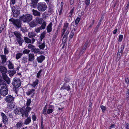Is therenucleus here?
<instances>
[{
  "label": "nucleus",
  "instance_id": "nucleus-1",
  "mask_svg": "<svg viewBox=\"0 0 129 129\" xmlns=\"http://www.w3.org/2000/svg\"><path fill=\"white\" fill-rule=\"evenodd\" d=\"M69 29V23H64L61 31L62 36L64 35L63 37V39H64L66 40L68 37V35L69 33V31L68 30Z\"/></svg>",
  "mask_w": 129,
  "mask_h": 129
},
{
  "label": "nucleus",
  "instance_id": "nucleus-2",
  "mask_svg": "<svg viewBox=\"0 0 129 129\" xmlns=\"http://www.w3.org/2000/svg\"><path fill=\"white\" fill-rule=\"evenodd\" d=\"M12 84L15 88H18L21 85V82L20 79L16 77L14 78L12 81Z\"/></svg>",
  "mask_w": 129,
  "mask_h": 129
},
{
  "label": "nucleus",
  "instance_id": "nucleus-3",
  "mask_svg": "<svg viewBox=\"0 0 129 129\" xmlns=\"http://www.w3.org/2000/svg\"><path fill=\"white\" fill-rule=\"evenodd\" d=\"M47 8V5L44 2L40 3L37 5V9L39 11H44L46 10Z\"/></svg>",
  "mask_w": 129,
  "mask_h": 129
},
{
  "label": "nucleus",
  "instance_id": "nucleus-4",
  "mask_svg": "<svg viewBox=\"0 0 129 129\" xmlns=\"http://www.w3.org/2000/svg\"><path fill=\"white\" fill-rule=\"evenodd\" d=\"M9 21L12 22L15 26L19 28L21 27V23L20 20L19 19H14L13 18L10 19Z\"/></svg>",
  "mask_w": 129,
  "mask_h": 129
},
{
  "label": "nucleus",
  "instance_id": "nucleus-5",
  "mask_svg": "<svg viewBox=\"0 0 129 129\" xmlns=\"http://www.w3.org/2000/svg\"><path fill=\"white\" fill-rule=\"evenodd\" d=\"M32 16L29 14H27L22 16V18L23 19V21L24 22H29L32 20Z\"/></svg>",
  "mask_w": 129,
  "mask_h": 129
},
{
  "label": "nucleus",
  "instance_id": "nucleus-6",
  "mask_svg": "<svg viewBox=\"0 0 129 129\" xmlns=\"http://www.w3.org/2000/svg\"><path fill=\"white\" fill-rule=\"evenodd\" d=\"M6 85L1 86V87L0 90V93L2 95L5 96L8 93V90Z\"/></svg>",
  "mask_w": 129,
  "mask_h": 129
},
{
  "label": "nucleus",
  "instance_id": "nucleus-7",
  "mask_svg": "<svg viewBox=\"0 0 129 129\" xmlns=\"http://www.w3.org/2000/svg\"><path fill=\"white\" fill-rule=\"evenodd\" d=\"M31 110V108L29 107H27L25 110L21 112L22 116L27 117L28 116V112Z\"/></svg>",
  "mask_w": 129,
  "mask_h": 129
},
{
  "label": "nucleus",
  "instance_id": "nucleus-8",
  "mask_svg": "<svg viewBox=\"0 0 129 129\" xmlns=\"http://www.w3.org/2000/svg\"><path fill=\"white\" fill-rule=\"evenodd\" d=\"M14 98L11 95L7 96L5 98V100L8 103H10L14 100Z\"/></svg>",
  "mask_w": 129,
  "mask_h": 129
},
{
  "label": "nucleus",
  "instance_id": "nucleus-9",
  "mask_svg": "<svg viewBox=\"0 0 129 129\" xmlns=\"http://www.w3.org/2000/svg\"><path fill=\"white\" fill-rule=\"evenodd\" d=\"M1 115L2 117L3 122L5 124H7L8 122V119L7 116L4 113H1Z\"/></svg>",
  "mask_w": 129,
  "mask_h": 129
},
{
  "label": "nucleus",
  "instance_id": "nucleus-10",
  "mask_svg": "<svg viewBox=\"0 0 129 129\" xmlns=\"http://www.w3.org/2000/svg\"><path fill=\"white\" fill-rule=\"evenodd\" d=\"M0 71L2 74V75L6 74L8 70L5 67L0 66Z\"/></svg>",
  "mask_w": 129,
  "mask_h": 129
},
{
  "label": "nucleus",
  "instance_id": "nucleus-11",
  "mask_svg": "<svg viewBox=\"0 0 129 129\" xmlns=\"http://www.w3.org/2000/svg\"><path fill=\"white\" fill-rule=\"evenodd\" d=\"M35 89H30L26 92V94L28 96L30 95H31L32 96H33L35 93Z\"/></svg>",
  "mask_w": 129,
  "mask_h": 129
},
{
  "label": "nucleus",
  "instance_id": "nucleus-12",
  "mask_svg": "<svg viewBox=\"0 0 129 129\" xmlns=\"http://www.w3.org/2000/svg\"><path fill=\"white\" fill-rule=\"evenodd\" d=\"M36 35V34L34 31L29 32L28 34V36L29 38H35Z\"/></svg>",
  "mask_w": 129,
  "mask_h": 129
},
{
  "label": "nucleus",
  "instance_id": "nucleus-13",
  "mask_svg": "<svg viewBox=\"0 0 129 129\" xmlns=\"http://www.w3.org/2000/svg\"><path fill=\"white\" fill-rule=\"evenodd\" d=\"M45 57L44 56L42 55L38 57L37 60L38 62L41 63L45 59Z\"/></svg>",
  "mask_w": 129,
  "mask_h": 129
},
{
  "label": "nucleus",
  "instance_id": "nucleus-14",
  "mask_svg": "<svg viewBox=\"0 0 129 129\" xmlns=\"http://www.w3.org/2000/svg\"><path fill=\"white\" fill-rule=\"evenodd\" d=\"M2 76L3 79L8 84H9L10 83V80L8 76L6 74L3 75Z\"/></svg>",
  "mask_w": 129,
  "mask_h": 129
},
{
  "label": "nucleus",
  "instance_id": "nucleus-15",
  "mask_svg": "<svg viewBox=\"0 0 129 129\" xmlns=\"http://www.w3.org/2000/svg\"><path fill=\"white\" fill-rule=\"evenodd\" d=\"M38 1V0H31L32 3L30 5L31 6L34 8H35Z\"/></svg>",
  "mask_w": 129,
  "mask_h": 129
},
{
  "label": "nucleus",
  "instance_id": "nucleus-16",
  "mask_svg": "<svg viewBox=\"0 0 129 129\" xmlns=\"http://www.w3.org/2000/svg\"><path fill=\"white\" fill-rule=\"evenodd\" d=\"M14 112L15 114L19 115L20 113H21V108L20 107L16 108L14 110Z\"/></svg>",
  "mask_w": 129,
  "mask_h": 129
},
{
  "label": "nucleus",
  "instance_id": "nucleus-17",
  "mask_svg": "<svg viewBox=\"0 0 129 129\" xmlns=\"http://www.w3.org/2000/svg\"><path fill=\"white\" fill-rule=\"evenodd\" d=\"M38 45L39 48L40 49H44L45 46L44 41L42 43L39 42L38 43Z\"/></svg>",
  "mask_w": 129,
  "mask_h": 129
},
{
  "label": "nucleus",
  "instance_id": "nucleus-18",
  "mask_svg": "<svg viewBox=\"0 0 129 129\" xmlns=\"http://www.w3.org/2000/svg\"><path fill=\"white\" fill-rule=\"evenodd\" d=\"M32 12L34 15L35 16H40L41 15V13L40 12L35 10L33 9L32 10Z\"/></svg>",
  "mask_w": 129,
  "mask_h": 129
},
{
  "label": "nucleus",
  "instance_id": "nucleus-19",
  "mask_svg": "<svg viewBox=\"0 0 129 129\" xmlns=\"http://www.w3.org/2000/svg\"><path fill=\"white\" fill-rule=\"evenodd\" d=\"M52 22H51L47 26V29L48 33H50L52 31Z\"/></svg>",
  "mask_w": 129,
  "mask_h": 129
},
{
  "label": "nucleus",
  "instance_id": "nucleus-20",
  "mask_svg": "<svg viewBox=\"0 0 129 129\" xmlns=\"http://www.w3.org/2000/svg\"><path fill=\"white\" fill-rule=\"evenodd\" d=\"M28 56V61H32L34 60L35 58V56L33 53H30L29 54Z\"/></svg>",
  "mask_w": 129,
  "mask_h": 129
},
{
  "label": "nucleus",
  "instance_id": "nucleus-21",
  "mask_svg": "<svg viewBox=\"0 0 129 129\" xmlns=\"http://www.w3.org/2000/svg\"><path fill=\"white\" fill-rule=\"evenodd\" d=\"M8 72L9 76L10 77H12L16 74V72L15 70H9Z\"/></svg>",
  "mask_w": 129,
  "mask_h": 129
},
{
  "label": "nucleus",
  "instance_id": "nucleus-22",
  "mask_svg": "<svg viewBox=\"0 0 129 129\" xmlns=\"http://www.w3.org/2000/svg\"><path fill=\"white\" fill-rule=\"evenodd\" d=\"M17 41L20 46H22V44L24 42V40L21 37L17 38Z\"/></svg>",
  "mask_w": 129,
  "mask_h": 129
},
{
  "label": "nucleus",
  "instance_id": "nucleus-23",
  "mask_svg": "<svg viewBox=\"0 0 129 129\" xmlns=\"http://www.w3.org/2000/svg\"><path fill=\"white\" fill-rule=\"evenodd\" d=\"M12 12L13 13V16L15 17H17L20 14L19 11L17 9L14 11H13Z\"/></svg>",
  "mask_w": 129,
  "mask_h": 129
},
{
  "label": "nucleus",
  "instance_id": "nucleus-24",
  "mask_svg": "<svg viewBox=\"0 0 129 129\" xmlns=\"http://www.w3.org/2000/svg\"><path fill=\"white\" fill-rule=\"evenodd\" d=\"M37 24L35 20H34L30 22L29 24L30 27H33L36 26Z\"/></svg>",
  "mask_w": 129,
  "mask_h": 129
},
{
  "label": "nucleus",
  "instance_id": "nucleus-25",
  "mask_svg": "<svg viewBox=\"0 0 129 129\" xmlns=\"http://www.w3.org/2000/svg\"><path fill=\"white\" fill-rule=\"evenodd\" d=\"M1 57L2 59L1 63L3 64H4L6 62L7 60L6 56L4 55H1Z\"/></svg>",
  "mask_w": 129,
  "mask_h": 129
},
{
  "label": "nucleus",
  "instance_id": "nucleus-26",
  "mask_svg": "<svg viewBox=\"0 0 129 129\" xmlns=\"http://www.w3.org/2000/svg\"><path fill=\"white\" fill-rule=\"evenodd\" d=\"M31 121V117H29L25 120L24 122V124L26 125L28 124Z\"/></svg>",
  "mask_w": 129,
  "mask_h": 129
},
{
  "label": "nucleus",
  "instance_id": "nucleus-27",
  "mask_svg": "<svg viewBox=\"0 0 129 129\" xmlns=\"http://www.w3.org/2000/svg\"><path fill=\"white\" fill-rule=\"evenodd\" d=\"M15 106V103L14 102H12L9 104L8 105V108L10 109H13Z\"/></svg>",
  "mask_w": 129,
  "mask_h": 129
},
{
  "label": "nucleus",
  "instance_id": "nucleus-28",
  "mask_svg": "<svg viewBox=\"0 0 129 129\" xmlns=\"http://www.w3.org/2000/svg\"><path fill=\"white\" fill-rule=\"evenodd\" d=\"M7 85L5 82L2 80V78L1 76H0V85L2 86H6Z\"/></svg>",
  "mask_w": 129,
  "mask_h": 129
},
{
  "label": "nucleus",
  "instance_id": "nucleus-29",
  "mask_svg": "<svg viewBox=\"0 0 129 129\" xmlns=\"http://www.w3.org/2000/svg\"><path fill=\"white\" fill-rule=\"evenodd\" d=\"M37 24H41L42 22V18L39 17H37L35 19Z\"/></svg>",
  "mask_w": 129,
  "mask_h": 129
},
{
  "label": "nucleus",
  "instance_id": "nucleus-30",
  "mask_svg": "<svg viewBox=\"0 0 129 129\" xmlns=\"http://www.w3.org/2000/svg\"><path fill=\"white\" fill-rule=\"evenodd\" d=\"M8 66L9 69H13L14 68L13 64L10 61H9V63L8 64Z\"/></svg>",
  "mask_w": 129,
  "mask_h": 129
},
{
  "label": "nucleus",
  "instance_id": "nucleus-31",
  "mask_svg": "<svg viewBox=\"0 0 129 129\" xmlns=\"http://www.w3.org/2000/svg\"><path fill=\"white\" fill-rule=\"evenodd\" d=\"M24 40L25 42L27 44L31 43V40L28 37H24Z\"/></svg>",
  "mask_w": 129,
  "mask_h": 129
},
{
  "label": "nucleus",
  "instance_id": "nucleus-32",
  "mask_svg": "<svg viewBox=\"0 0 129 129\" xmlns=\"http://www.w3.org/2000/svg\"><path fill=\"white\" fill-rule=\"evenodd\" d=\"M23 125V123L21 121L18 122L16 125V126L18 128H20Z\"/></svg>",
  "mask_w": 129,
  "mask_h": 129
},
{
  "label": "nucleus",
  "instance_id": "nucleus-33",
  "mask_svg": "<svg viewBox=\"0 0 129 129\" xmlns=\"http://www.w3.org/2000/svg\"><path fill=\"white\" fill-rule=\"evenodd\" d=\"M61 88L63 89H67V90H69L70 89V87L69 85L67 86L65 85H63L61 87Z\"/></svg>",
  "mask_w": 129,
  "mask_h": 129
},
{
  "label": "nucleus",
  "instance_id": "nucleus-34",
  "mask_svg": "<svg viewBox=\"0 0 129 129\" xmlns=\"http://www.w3.org/2000/svg\"><path fill=\"white\" fill-rule=\"evenodd\" d=\"M14 34L17 38L21 37V35L20 33L17 31L14 32Z\"/></svg>",
  "mask_w": 129,
  "mask_h": 129
},
{
  "label": "nucleus",
  "instance_id": "nucleus-35",
  "mask_svg": "<svg viewBox=\"0 0 129 129\" xmlns=\"http://www.w3.org/2000/svg\"><path fill=\"white\" fill-rule=\"evenodd\" d=\"M124 48V47L122 45H121V47L119 49L118 52L117 54L118 55H120V54H119V53H122L123 51Z\"/></svg>",
  "mask_w": 129,
  "mask_h": 129
},
{
  "label": "nucleus",
  "instance_id": "nucleus-36",
  "mask_svg": "<svg viewBox=\"0 0 129 129\" xmlns=\"http://www.w3.org/2000/svg\"><path fill=\"white\" fill-rule=\"evenodd\" d=\"M38 80L36 79L35 82H33V84L31 85L35 87L38 84Z\"/></svg>",
  "mask_w": 129,
  "mask_h": 129
},
{
  "label": "nucleus",
  "instance_id": "nucleus-37",
  "mask_svg": "<svg viewBox=\"0 0 129 129\" xmlns=\"http://www.w3.org/2000/svg\"><path fill=\"white\" fill-rule=\"evenodd\" d=\"M27 58L26 57H24L22 58V63H23L26 64L27 62Z\"/></svg>",
  "mask_w": 129,
  "mask_h": 129
},
{
  "label": "nucleus",
  "instance_id": "nucleus-38",
  "mask_svg": "<svg viewBox=\"0 0 129 129\" xmlns=\"http://www.w3.org/2000/svg\"><path fill=\"white\" fill-rule=\"evenodd\" d=\"M23 54L22 53H18L16 55V58L18 60L22 56Z\"/></svg>",
  "mask_w": 129,
  "mask_h": 129
},
{
  "label": "nucleus",
  "instance_id": "nucleus-39",
  "mask_svg": "<svg viewBox=\"0 0 129 129\" xmlns=\"http://www.w3.org/2000/svg\"><path fill=\"white\" fill-rule=\"evenodd\" d=\"M45 34V33L44 31L41 34L40 36L41 41H42L44 37Z\"/></svg>",
  "mask_w": 129,
  "mask_h": 129
},
{
  "label": "nucleus",
  "instance_id": "nucleus-40",
  "mask_svg": "<svg viewBox=\"0 0 129 129\" xmlns=\"http://www.w3.org/2000/svg\"><path fill=\"white\" fill-rule=\"evenodd\" d=\"M21 30L22 32L24 33L26 32H27L28 31L27 29L25 27H20Z\"/></svg>",
  "mask_w": 129,
  "mask_h": 129
},
{
  "label": "nucleus",
  "instance_id": "nucleus-41",
  "mask_svg": "<svg viewBox=\"0 0 129 129\" xmlns=\"http://www.w3.org/2000/svg\"><path fill=\"white\" fill-rule=\"evenodd\" d=\"M75 31V29H74V30H72L70 33L69 37L71 39L73 37Z\"/></svg>",
  "mask_w": 129,
  "mask_h": 129
},
{
  "label": "nucleus",
  "instance_id": "nucleus-42",
  "mask_svg": "<svg viewBox=\"0 0 129 129\" xmlns=\"http://www.w3.org/2000/svg\"><path fill=\"white\" fill-rule=\"evenodd\" d=\"M28 48L29 49H31V51H32L34 48H35L34 46L33 45L31 44H29L28 46Z\"/></svg>",
  "mask_w": 129,
  "mask_h": 129
},
{
  "label": "nucleus",
  "instance_id": "nucleus-43",
  "mask_svg": "<svg viewBox=\"0 0 129 129\" xmlns=\"http://www.w3.org/2000/svg\"><path fill=\"white\" fill-rule=\"evenodd\" d=\"M46 26V23L44 21L43 22V23L42 24L41 26V29H44L45 27Z\"/></svg>",
  "mask_w": 129,
  "mask_h": 129
},
{
  "label": "nucleus",
  "instance_id": "nucleus-44",
  "mask_svg": "<svg viewBox=\"0 0 129 129\" xmlns=\"http://www.w3.org/2000/svg\"><path fill=\"white\" fill-rule=\"evenodd\" d=\"M47 106L46 105L44 107L43 111V113L45 115L47 114Z\"/></svg>",
  "mask_w": 129,
  "mask_h": 129
},
{
  "label": "nucleus",
  "instance_id": "nucleus-45",
  "mask_svg": "<svg viewBox=\"0 0 129 129\" xmlns=\"http://www.w3.org/2000/svg\"><path fill=\"white\" fill-rule=\"evenodd\" d=\"M4 52L5 54H7L9 52V50L7 48V47H6L4 48Z\"/></svg>",
  "mask_w": 129,
  "mask_h": 129
},
{
  "label": "nucleus",
  "instance_id": "nucleus-46",
  "mask_svg": "<svg viewBox=\"0 0 129 129\" xmlns=\"http://www.w3.org/2000/svg\"><path fill=\"white\" fill-rule=\"evenodd\" d=\"M53 110V109L52 108L48 109L47 110V114H49L52 113Z\"/></svg>",
  "mask_w": 129,
  "mask_h": 129
},
{
  "label": "nucleus",
  "instance_id": "nucleus-47",
  "mask_svg": "<svg viewBox=\"0 0 129 129\" xmlns=\"http://www.w3.org/2000/svg\"><path fill=\"white\" fill-rule=\"evenodd\" d=\"M32 52L36 53L39 52L40 51L39 49H37L35 47Z\"/></svg>",
  "mask_w": 129,
  "mask_h": 129
},
{
  "label": "nucleus",
  "instance_id": "nucleus-48",
  "mask_svg": "<svg viewBox=\"0 0 129 129\" xmlns=\"http://www.w3.org/2000/svg\"><path fill=\"white\" fill-rule=\"evenodd\" d=\"M80 18L79 17H77L75 21V24L77 25L80 21Z\"/></svg>",
  "mask_w": 129,
  "mask_h": 129
},
{
  "label": "nucleus",
  "instance_id": "nucleus-49",
  "mask_svg": "<svg viewBox=\"0 0 129 129\" xmlns=\"http://www.w3.org/2000/svg\"><path fill=\"white\" fill-rule=\"evenodd\" d=\"M41 29V27H37L36 28L35 30V31H36V32L37 33H39Z\"/></svg>",
  "mask_w": 129,
  "mask_h": 129
},
{
  "label": "nucleus",
  "instance_id": "nucleus-50",
  "mask_svg": "<svg viewBox=\"0 0 129 129\" xmlns=\"http://www.w3.org/2000/svg\"><path fill=\"white\" fill-rule=\"evenodd\" d=\"M30 52V50L28 49H25L22 52V54H28Z\"/></svg>",
  "mask_w": 129,
  "mask_h": 129
},
{
  "label": "nucleus",
  "instance_id": "nucleus-51",
  "mask_svg": "<svg viewBox=\"0 0 129 129\" xmlns=\"http://www.w3.org/2000/svg\"><path fill=\"white\" fill-rule=\"evenodd\" d=\"M74 8H73V9L71 10L69 13V16L70 17H71L72 15L73 14L74 11Z\"/></svg>",
  "mask_w": 129,
  "mask_h": 129
},
{
  "label": "nucleus",
  "instance_id": "nucleus-52",
  "mask_svg": "<svg viewBox=\"0 0 129 129\" xmlns=\"http://www.w3.org/2000/svg\"><path fill=\"white\" fill-rule=\"evenodd\" d=\"M100 108H101L102 111L103 112H104V111L106 110V107L104 106H100Z\"/></svg>",
  "mask_w": 129,
  "mask_h": 129
},
{
  "label": "nucleus",
  "instance_id": "nucleus-53",
  "mask_svg": "<svg viewBox=\"0 0 129 129\" xmlns=\"http://www.w3.org/2000/svg\"><path fill=\"white\" fill-rule=\"evenodd\" d=\"M31 103V100L30 99H29L27 100L26 103V105L27 106V107H29L28 106H29Z\"/></svg>",
  "mask_w": 129,
  "mask_h": 129
},
{
  "label": "nucleus",
  "instance_id": "nucleus-54",
  "mask_svg": "<svg viewBox=\"0 0 129 129\" xmlns=\"http://www.w3.org/2000/svg\"><path fill=\"white\" fill-rule=\"evenodd\" d=\"M123 35H120L119 38V40L118 41L119 42H121L123 38Z\"/></svg>",
  "mask_w": 129,
  "mask_h": 129
},
{
  "label": "nucleus",
  "instance_id": "nucleus-55",
  "mask_svg": "<svg viewBox=\"0 0 129 129\" xmlns=\"http://www.w3.org/2000/svg\"><path fill=\"white\" fill-rule=\"evenodd\" d=\"M90 0H86L85 1V4L86 7H87L89 4Z\"/></svg>",
  "mask_w": 129,
  "mask_h": 129
},
{
  "label": "nucleus",
  "instance_id": "nucleus-56",
  "mask_svg": "<svg viewBox=\"0 0 129 129\" xmlns=\"http://www.w3.org/2000/svg\"><path fill=\"white\" fill-rule=\"evenodd\" d=\"M42 70H40L37 73V77L38 78H39L40 76V74L42 72Z\"/></svg>",
  "mask_w": 129,
  "mask_h": 129
},
{
  "label": "nucleus",
  "instance_id": "nucleus-57",
  "mask_svg": "<svg viewBox=\"0 0 129 129\" xmlns=\"http://www.w3.org/2000/svg\"><path fill=\"white\" fill-rule=\"evenodd\" d=\"M92 22L91 24H90L89 26V28L91 27L92 26L94 22V19H92Z\"/></svg>",
  "mask_w": 129,
  "mask_h": 129
},
{
  "label": "nucleus",
  "instance_id": "nucleus-58",
  "mask_svg": "<svg viewBox=\"0 0 129 129\" xmlns=\"http://www.w3.org/2000/svg\"><path fill=\"white\" fill-rule=\"evenodd\" d=\"M129 124L128 123H125V125H124L126 129H129L128 128Z\"/></svg>",
  "mask_w": 129,
  "mask_h": 129
},
{
  "label": "nucleus",
  "instance_id": "nucleus-59",
  "mask_svg": "<svg viewBox=\"0 0 129 129\" xmlns=\"http://www.w3.org/2000/svg\"><path fill=\"white\" fill-rule=\"evenodd\" d=\"M11 8L12 9V12L13 11H14L15 10H16L15 9V7L14 6H12L11 4Z\"/></svg>",
  "mask_w": 129,
  "mask_h": 129
},
{
  "label": "nucleus",
  "instance_id": "nucleus-60",
  "mask_svg": "<svg viewBox=\"0 0 129 129\" xmlns=\"http://www.w3.org/2000/svg\"><path fill=\"white\" fill-rule=\"evenodd\" d=\"M57 32H56L53 36V38L54 39H55L56 38V37H57Z\"/></svg>",
  "mask_w": 129,
  "mask_h": 129
},
{
  "label": "nucleus",
  "instance_id": "nucleus-61",
  "mask_svg": "<svg viewBox=\"0 0 129 129\" xmlns=\"http://www.w3.org/2000/svg\"><path fill=\"white\" fill-rule=\"evenodd\" d=\"M115 125L114 124L112 125L109 129H112L113 128H115Z\"/></svg>",
  "mask_w": 129,
  "mask_h": 129
},
{
  "label": "nucleus",
  "instance_id": "nucleus-62",
  "mask_svg": "<svg viewBox=\"0 0 129 129\" xmlns=\"http://www.w3.org/2000/svg\"><path fill=\"white\" fill-rule=\"evenodd\" d=\"M32 119L34 121H35L36 120V116L35 115H33L32 117Z\"/></svg>",
  "mask_w": 129,
  "mask_h": 129
},
{
  "label": "nucleus",
  "instance_id": "nucleus-63",
  "mask_svg": "<svg viewBox=\"0 0 129 129\" xmlns=\"http://www.w3.org/2000/svg\"><path fill=\"white\" fill-rule=\"evenodd\" d=\"M36 39L34 38H32L31 40V43L32 44H33L34 42L35 41Z\"/></svg>",
  "mask_w": 129,
  "mask_h": 129
},
{
  "label": "nucleus",
  "instance_id": "nucleus-64",
  "mask_svg": "<svg viewBox=\"0 0 129 129\" xmlns=\"http://www.w3.org/2000/svg\"><path fill=\"white\" fill-rule=\"evenodd\" d=\"M126 98L128 99L129 98V92H127L126 94Z\"/></svg>",
  "mask_w": 129,
  "mask_h": 129
}]
</instances>
